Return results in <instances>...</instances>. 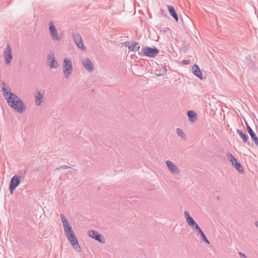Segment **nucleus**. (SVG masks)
I'll list each match as a JSON object with an SVG mask.
<instances>
[{
    "label": "nucleus",
    "mask_w": 258,
    "mask_h": 258,
    "mask_svg": "<svg viewBox=\"0 0 258 258\" xmlns=\"http://www.w3.org/2000/svg\"><path fill=\"white\" fill-rule=\"evenodd\" d=\"M88 235L89 237L95 239L101 243H104L105 240L101 234H99L97 231L95 230H89L88 231Z\"/></svg>",
    "instance_id": "5"
},
{
    "label": "nucleus",
    "mask_w": 258,
    "mask_h": 258,
    "mask_svg": "<svg viewBox=\"0 0 258 258\" xmlns=\"http://www.w3.org/2000/svg\"><path fill=\"white\" fill-rule=\"evenodd\" d=\"M50 33L53 40L59 41L61 40V37L58 34L57 30L53 31Z\"/></svg>",
    "instance_id": "21"
},
{
    "label": "nucleus",
    "mask_w": 258,
    "mask_h": 258,
    "mask_svg": "<svg viewBox=\"0 0 258 258\" xmlns=\"http://www.w3.org/2000/svg\"><path fill=\"white\" fill-rule=\"evenodd\" d=\"M190 63V60H183L182 61V63L185 65H187Z\"/></svg>",
    "instance_id": "32"
},
{
    "label": "nucleus",
    "mask_w": 258,
    "mask_h": 258,
    "mask_svg": "<svg viewBox=\"0 0 258 258\" xmlns=\"http://www.w3.org/2000/svg\"><path fill=\"white\" fill-rule=\"evenodd\" d=\"M254 224L258 228V221H255Z\"/></svg>",
    "instance_id": "36"
},
{
    "label": "nucleus",
    "mask_w": 258,
    "mask_h": 258,
    "mask_svg": "<svg viewBox=\"0 0 258 258\" xmlns=\"http://www.w3.org/2000/svg\"><path fill=\"white\" fill-rule=\"evenodd\" d=\"M165 163L171 173L175 175H178L180 173V170L172 162L167 160L165 162Z\"/></svg>",
    "instance_id": "6"
},
{
    "label": "nucleus",
    "mask_w": 258,
    "mask_h": 258,
    "mask_svg": "<svg viewBox=\"0 0 258 258\" xmlns=\"http://www.w3.org/2000/svg\"><path fill=\"white\" fill-rule=\"evenodd\" d=\"M123 45L125 47H127V48H128V46H131V44L130 42L126 41L123 43Z\"/></svg>",
    "instance_id": "33"
},
{
    "label": "nucleus",
    "mask_w": 258,
    "mask_h": 258,
    "mask_svg": "<svg viewBox=\"0 0 258 258\" xmlns=\"http://www.w3.org/2000/svg\"><path fill=\"white\" fill-rule=\"evenodd\" d=\"M4 54L6 64L10 63L13 58V56L12 54V50L9 44L7 45L6 48L4 52Z\"/></svg>",
    "instance_id": "9"
},
{
    "label": "nucleus",
    "mask_w": 258,
    "mask_h": 258,
    "mask_svg": "<svg viewBox=\"0 0 258 258\" xmlns=\"http://www.w3.org/2000/svg\"><path fill=\"white\" fill-rule=\"evenodd\" d=\"M161 68H162V73L161 74H160L159 75H163L164 74H165L167 72V69H166V66H161Z\"/></svg>",
    "instance_id": "30"
},
{
    "label": "nucleus",
    "mask_w": 258,
    "mask_h": 258,
    "mask_svg": "<svg viewBox=\"0 0 258 258\" xmlns=\"http://www.w3.org/2000/svg\"><path fill=\"white\" fill-rule=\"evenodd\" d=\"M159 53L158 50L156 48H151L148 46H145L142 49L141 54V56H147L150 58L155 57Z\"/></svg>",
    "instance_id": "3"
},
{
    "label": "nucleus",
    "mask_w": 258,
    "mask_h": 258,
    "mask_svg": "<svg viewBox=\"0 0 258 258\" xmlns=\"http://www.w3.org/2000/svg\"><path fill=\"white\" fill-rule=\"evenodd\" d=\"M71 168L70 166H68L67 165H62L59 166L58 168H56L55 170H59V169H68Z\"/></svg>",
    "instance_id": "31"
},
{
    "label": "nucleus",
    "mask_w": 258,
    "mask_h": 258,
    "mask_svg": "<svg viewBox=\"0 0 258 258\" xmlns=\"http://www.w3.org/2000/svg\"><path fill=\"white\" fill-rule=\"evenodd\" d=\"M215 197L217 201H220L221 200L220 196H215Z\"/></svg>",
    "instance_id": "35"
},
{
    "label": "nucleus",
    "mask_w": 258,
    "mask_h": 258,
    "mask_svg": "<svg viewBox=\"0 0 258 258\" xmlns=\"http://www.w3.org/2000/svg\"><path fill=\"white\" fill-rule=\"evenodd\" d=\"M73 37L75 42L78 47L83 50H85L86 47L82 42V37L78 33H74Z\"/></svg>",
    "instance_id": "8"
},
{
    "label": "nucleus",
    "mask_w": 258,
    "mask_h": 258,
    "mask_svg": "<svg viewBox=\"0 0 258 258\" xmlns=\"http://www.w3.org/2000/svg\"><path fill=\"white\" fill-rule=\"evenodd\" d=\"M192 71L193 74L199 78L200 79H202V73L199 67L197 64H194L192 67Z\"/></svg>",
    "instance_id": "15"
},
{
    "label": "nucleus",
    "mask_w": 258,
    "mask_h": 258,
    "mask_svg": "<svg viewBox=\"0 0 258 258\" xmlns=\"http://www.w3.org/2000/svg\"><path fill=\"white\" fill-rule=\"evenodd\" d=\"M192 229L196 230L198 233H199L200 231L202 230L201 228L199 226V225L196 223L194 225H192L190 226Z\"/></svg>",
    "instance_id": "28"
},
{
    "label": "nucleus",
    "mask_w": 258,
    "mask_h": 258,
    "mask_svg": "<svg viewBox=\"0 0 258 258\" xmlns=\"http://www.w3.org/2000/svg\"><path fill=\"white\" fill-rule=\"evenodd\" d=\"M47 64L51 69H55L58 67V63L55 58L51 60V61H49V63Z\"/></svg>",
    "instance_id": "23"
},
{
    "label": "nucleus",
    "mask_w": 258,
    "mask_h": 258,
    "mask_svg": "<svg viewBox=\"0 0 258 258\" xmlns=\"http://www.w3.org/2000/svg\"><path fill=\"white\" fill-rule=\"evenodd\" d=\"M20 183V179L17 175L14 176L11 179L9 189L11 194Z\"/></svg>",
    "instance_id": "7"
},
{
    "label": "nucleus",
    "mask_w": 258,
    "mask_h": 258,
    "mask_svg": "<svg viewBox=\"0 0 258 258\" xmlns=\"http://www.w3.org/2000/svg\"><path fill=\"white\" fill-rule=\"evenodd\" d=\"M82 64L85 69L89 72L92 73L94 71V65L91 60L89 58H85L82 61Z\"/></svg>",
    "instance_id": "11"
},
{
    "label": "nucleus",
    "mask_w": 258,
    "mask_h": 258,
    "mask_svg": "<svg viewBox=\"0 0 258 258\" xmlns=\"http://www.w3.org/2000/svg\"><path fill=\"white\" fill-rule=\"evenodd\" d=\"M237 133L242 140L243 142L244 143H246L247 145L249 146L250 143L249 142H247V136L246 135L244 134L241 130L239 129L237 130Z\"/></svg>",
    "instance_id": "19"
},
{
    "label": "nucleus",
    "mask_w": 258,
    "mask_h": 258,
    "mask_svg": "<svg viewBox=\"0 0 258 258\" xmlns=\"http://www.w3.org/2000/svg\"><path fill=\"white\" fill-rule=\"evenodd\" d=\"M176 133L182 139L185 140L186 136L184 133L179 128H176Z\"/></svg>",
    "instance_id": "24"
},
{
    "label": "nucleus",
    "mask_w": 258,
    "mask_h": 258,
    "mask_svg": "<svg viewBox=\"0 0 258 258\" xmlns=\"http://www.w3.org/2000/svg\"><path fill=\"white\" fill-rule=\"evenodd\" d=\"M140 48V46L139 43L137 42H133L131 44V46H128V49L130 50L138 52L139 55H140L141 52L139 51Z\"/></svg>",
    "instance_id": "13"
},
{
    "label": "nucleus",
    "mask_w": 258,
    "mask_h": 258,
    "mask_svg": "<svg viewBox=\"0 0 258 258\" xmlns=\"http://www.w3.org/2000/svg\"><path fill=\"white\" fill-rule=\"evenodd\" d=\"M65 233L66 234L67 238L70 241V242L76 240L77 238V237L75 236L74 232L73 231V230H71V232H66Z\"/></svg>",
    "instance_id": "22"
},
{
    "label": "nucleus",
    "mask_w": 258,
    "mask_h": 258,
    "mask_svg": "<svg viewBox=\"0 0 258 258\" xmlns=\"http://www.w3.org/2000/svg\"><path fill=\"white\" fill-rule=\"evenodd\" d=\"M27 171L25 169H24L23 170H21L20 172L18 174V177H19V179L20 178H24L25 176V175L26 174Z\"/></svg>",
    "instance_id": "26"
},
{
    "label": "nucleus",
    "mask_w": 258,
    "mask_h": 258,
    "mask_svg": "<svg viewBox=\"0 0 258 258\" xmlns=\"http://www.w3.org/2000/svg\"><path fill=\"white\" fill-rule=\"evenodd\" d=\"M239 255L241 256V257H244V258H246V256L245 255V254L243 253L242 252H239Z\"/></svg>",
    "instance_id": "34"
},
{
    "label": "nucleus",
    "mask_w": 258,
    "mask_h": 258,
    "mask_svg": "<svg viewBox=\"0 0 258 258\" xmlns=\"http://www.w3.org/2000/svg\"><path fill=\"white\" fill-rule=\"evenodd\" d=\"M60 217L61 222L62 223V225H63L65 233L67 232H71V230H72V228L70 226L69 221L67 220L64 215L62 214H61L60 215Z\"/></svg>",
    "instance_id": "10"
},
{
    "label": "nucleus",
    "mask_w": 258,
    "mask_h": 258,
    "mask_svg": "<svg viewBox=\"0 0 258 258\" xmlns=\"http://www.w3.org/2000/svg\"><path fill=\"white\" fill-rule=\"evenodd\" d=\"M167 8L170 15L177 22L178 21V17L174 7L171 5H168Z\"/></svg>",
    "instance_id": "16"
},
{
    "label": "nucleus",
    "mask_w": 258,
    "mask_h": 258,
    "mask_svg": "<svg viewBox=\"0 0 258 258\" xmlns=\"http://www.w3.org/2000/svg\"><path fill=\"white\" fill-rule=\"evenodd\" d=\"M198 233L201 236L203 241H204L206 243L208 244L210 243L209 240L207 238L206 235H205L202 230L200 231Z\"/></svg>",
    "instance_id": "25"
},
{
    "label": "nucleus",
    "mask_w": 258,
    "mask_h": 258,
    "mask_svg": "<svg viewBox=\"0 0 258 258\" xmlns=\"http://www.w3.org/2000/svg\"><path fill=\"white\" fill-rule=\"evenodd\" d=\"M246 128H247L248 133H249V135L250 136L251 139L253 140L255 144L258 147V138H257L256 134L253 132V131L252 130V128L249 126V125L248 124V123L246 122Z\"/></svg>",
    "instance_id": "12"
},
{
    "label": "nucleus",
    "mask_w": 258,
    "mask_h": 258,
    "mask_svg": "<svg viewBox=\"0 0 258 258\" xmlns=\"http://www.w3.org/2000/svg\"><path fill=\"white\" fill-rule=\"evenodd\" d=\"M227 156L229 158L230 161L231 162L232 165L240 173H243L244 170L241 164L237 161L235 157L232 155L230 153L228 152Z\"/></svg>",
    "instance_id": "4"
},
{
    "label": "nucleus",
    "mask_w": 258,
    "mask_h": 258,
    "mask_svg": "<svg viewBox=\"0 0 258 258\" xmlns=\"http://www.w3.org/2000/svg\"><path fill=\"white\" fill-rule=\"evenodd\" d=\"M5 258H7V257H5Z\"/></svg>",
    "instance_id": "37"
},
{
    "label": "nucleus",
    "mask_w": 258,
    "mask_h": 258,
    "mask_svg": "<svg viewBox=\"0 0 258 258\" xmlns=\"http://www.w3.org/2000/svg\"><path fill=\"white\" fill-rule=\"evenodd\" d=\"M35 98V103L37 106L41 105L43 98V94L40 91H38L37 94L34 95Z\"/></svg>",
    "instance_id": "14"
},
{
    "label": "nucleus",
    "mask_w": 258,
    "mask_h": 258,
    "mask_svg": "<svg viewBox=\"0 0 258 258\" xmlns=\"http://www.w3.org/2000/svg\"><path fill=\"white\" fill-rule=\"evenodd\" d=\"M187 115L188 117V119L191 121L195 122L197 120V114L192 110H189L187 111Z\"/></svg>",
    "instance_id": "18"
},
{
    "label": "nucleus",
    "mask_w": 258,
    "mask_h": 258,
    "mask_svg": "<svg viewBox=\"0 0 258 258\" xmlns=\"http://www.w3.org/2000/svg\"><path fill=\"white\" fill-rule=\"evenodd\" d=\"M54 54L52 52L49 53L47 55V61L48 63H49V61H51V60H53V59H54Z\"/></svg>",
    "instance_id": "29"
},
{
    "label": "nucleus",
    "mask_w": 258,
    "mask_h": 258,
    "mask_svg": "<svg viewBox=\"0 0 258 258\" xmlns=\"http://www.w3.org/2000/svg\"><path fill=\"white\" fill-rule=\"evenodd\" d=\"M62 67L63 73L64 74V77L66 79H68L69 77L72 74L73 71L72 61L67 57H65L63 59Z\"/></svg>",
    "instance_id": "2"
},
{
    "label": "nucleus",
    "mask_w": 258,
    "mask_h": 258,
    "mask_svg": "<svg viewBox=\"0 0 258 258\" xmlns=\"http://www.w3.org/2000/svg\"><path fill=\"white\" fill-rule=\"evenodd\" d=\"M184 216L187 224L190 227L192 225H194V224H196V222L194 219L189 215L187 211H184Z\"/></svg>",
    "instance_id": "17"
},
{
    "label": "nucleus",
    "mask_w": 258,
    "mask_h": 258,
    "mask_svg": "<svg viewBox=\"0 0 258 258\" xmlns=\"http://www.w3.org/2000/svg\"><path fill=\"white\" fill-rule=\"evenodd\" d=\"M70 242L76 251L79 252L81 251V248L78 243L77 238L76 240L70 241Z\"/></svg>",
    "instance_id": "20"
},
{
    "label": "nucleus",
    "mask_w": 258,
    "mask_h": 258,
    "mask_svg": "<svg viewBox=\"0 0 258 258\" xmlns=\"http://www.w3.org/2000/svg\"><path fill=\"white\" fill-rule=\"evenodd\" d=\"M2 91L8 105L19 113H23L26 109V106L18 96L12 93L5 83H3Z\"/></svg>",
    "instance_id": "1"
},
{
    "label": "nucleus",
    "mask_w": 258,
    "mask_h": 258,
    "mask_svg": "<svg viewBox=\"0 0 258 258\" xmlns=\"http://www.w3.org/2000/svg\"><path fill=\"white\" fill-rule=\"evenodd\" d=\"M49 30L50 33L56 30L52 21L49 22Z\"/></svg>",
    "instance_id": "27"
}]
</instances>
